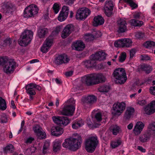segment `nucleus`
<instances>
[{"label": "nucleus", "mask_w": 155, "mask_h": 155, "mask_svg": "<svg viewBox=\"0 0 155 155\" xmlns=\"http://www.w3.org/2000/svg\"><path fill=\"white\" fill-rule=\"evenodd\" d=\"M68 16L66 14H64V13L60 12L58 17V20L60 21H63L66 19Z\"/></svg>", "instance_id": "nucleus-36"}, {"label": "nucleus", "mask_w": 155, "mask_h": 155, "mask_svg": "<svg viewBox=\"0 0 155 155\" xmlns=\"http://www.w3.org/2000/svg\"><path fill=\"white\" fill-rule=\"evenodd\" d=\"M130 23L131 25L135 27H140L143 24V21H139L135 19H131L130 21Z\"/></svg>", "instance_id": "nucleus-29"}, {"label": "nucleus", "mask_w": 155, "mask_h": 155, "mask_svg": "<svg viewBox=\"0 0 155 155\" xmlns=\"http://www.w3.org/2000/svg\"><path fill=\"white\" fill-rule=\"evenodd\" d=\"M34 140V138L32 137H29L26 139L25 143H31Z\"/></svg>", "instance_id": "nucleus-61"}, {"label": "nucleus", "mask_w": 155, "mask_h": 155, "mask_svg": "<svg viewBox=\"0 0 155 155\" xmlns=\"http://www.w3.org/2000/svg\"><path fill=\"white\" fill-rule=\"evenodd\" d=\"M16 67V62L14 60L8 59L3 66L4 72L7 74L12 73L15 70Z\"/></svg>", "instance_id": "nucleus-8"}, {"label": "nucleus", "mask_w": 155, "mask_h": 155, "mask_svg": "<svg viewBox=\"0 0 155 155\" xmlns=\"http://www.w3.org/2000/svg\"><path fill=\"white\" fill-rule=\"evenodd\" d=\"M8 58L7 57H0V65L3 67L8 60Z\"/></svg>", "instance_id": "nucleus-49"}, {"label": "nucleus", "mask_w": 155, "mask_h": 155, "mask_svg": "<svg viewBox=\"0 0 155 155\" xmlns=\"http://www.w3.org/2000/svg\"><path fill=\"white\" fill-rule=\"evenodd\" d=\"M2 7L3 10V12L8 13L12 12V10L14 8L12 5L9 2H5L3 3Z\"/></svg>", "instance_id": "nucleus-22"}, {"label": "nucleus", "mask_w": 155, "mask_h": 155, "mask_svg": "<svg viewBox=\"0 0 155 155\" xmlns=\"http://www.w3.org/2000/svg\"><path fill=\"white\" fill-rule=\"evenodd\" d=\"M135 36L137 38L141 39L144 37V33L141 32H137L135 33Z\"/></svg>", "instance_id": "nucleus-50"}, {"label": "nucleus", "mask_w": 155, "mask_h": 155, "mask_svg": "<svg viewBox=\"0 0 155 155\" xmlns=\"http://www.w3.org/2000/svg\"><path fill=\"white\" fill-rule=\"evenodd\" d=\"M64 131V129L61 127H52L51 130V134L57 137L61 135Z\"/></svg>", "instance_id": "nucleus-20"}, {"label": "nucleus", "mask_w": 155, "mask_h": 155, "mask_svg": "<svg viewBox=\"0 0 155 155\" xmlns=\"http://www.w3.org/2000/svg\"><path fill=\"white\" fill-rule=\"evenodd\" d=\"M26 93L29 95V100L31 101L33 100L34 98V96L36 94L34 86V83H31L26 86Z\"/></svg>", "instance_id": "nucleus-15"}, {"label": "nucleus", "mask_w": 155, "mask_h": 155, "mask_svg": "<svg viewBox=\"0 0 155 155\" xmlns=\"http://www.w3.org/2000/svg\"><path fill=\"white\" fill-rule=\"evenodd\" d=\"M84 125V121L83 120L81 119L75 120L72 126H82Z\"/></svg>", "instance_id": "nucleus-37"}, {"label": "nucleus", "mask_w": 155, "mask_h": 155, "mask_svg": "<svg viewBox=\"0 0 155 155\" xmlns=\"http://www.w3.org/2000/svg\"><path fill=\"white\" fill-rule=\"evenodd\" d=\"M122 141L120 140H117L112 141L110 146L113 148H115L121 144Z\"/></svg>", "instance_id": "nucleus-34"}, {"label": "nucleus", "mask_w": 155, "mask_h": 155, "mask_svg": "<svg viewBox=\"0 0 155 155\" xmlns=\"http://www.w3.org/2000/svg\"><path fill=\"white\" fill-rule=\"evenodd\" d=\"M33 130L37 135L39 134V133L43 130L40 127H34L33 128Z\"/></svg>", "instance_id": "nucleus-48"}, {"label": "nucleus", "mask_w": 155, "mask_h": 155, "mask_svg": "<svg viewBox=\"0 0 155 155\" xmlns=\"http://www.w3.org/2000/svg\"><path fill=\"white\" fill-rule=\"evenodd\" d=\"M114 45L116 47H122V39L115 41L114 43Z\"/></svg>", "instance_id": "nucleus-47"}, {"label": "nucleus", "mask_w": 155, "mask_h": 155, "mask_svg": "<svg viewBox=\"0 0 155 155\" xmlns=\"http://www.w3.org/2000/svg\"><path fill=\"white\" fill-rule=\"evenodd\" d=\"M134 112V109L133 107H129L127 108L123 120V125H126V120H129L133 116Z\"/></svg>", "instance_id": "nucleus-18"}, {"label": "nucleus", "mask_w": 155, "mask_h": 155, "mask_svg": "<svg viewBox=\"0 0 155 155\" xmlns=\"http://www.w3.org/2000/svg\"><path fill=\"white\" fill-rule=\"evenodd\" d=\"M125 107L126 104L124 102L114 103L113 107L112 115L114 116L120 115L125 109Z\"/></svg>", "instance_id": "nucleus-7"}, {"label": "nucleus", "mask_w": 155, "mask_h": 155, "mask_svg": "<svg viewBox=\"0 0 155 155\" xmlns=\"http://www.w3.org/2000/svg\"><path fill=\"white\" fill-rule=\"evenodd\" d=\"M112 131L114 135H116L118 133L121 132V130L119 127H114L112 129Z\"/></svg>", "instance_id": "nucleus-43"}, {"label": "nucleus", "mask_w": 155, "mask_h": 155, "mask_svg": "<svg viewBox=\"0 0 155 155\" xmlns=\"http://www.w3.org/2000/svg\"><path fill=\"white\" fill-rule=\"evenodd\" d=\"M136 52V50L135 48H133L130 51V58H132L135 55Z\"/></svg>", "instance_id": "nucleus-57"}, {"label": "nucleus", "mask_w": 155, "mask_h": 155, "mask_svg": "<svg viewBox=\"0 0 155 155\" xmlns=\"http://www.w3.org/2000/svg\"><path fill=\"white\" fill-rule=\"evenodd\" d=\"M142 14L139 12H136L134 15V17L136 19H140Z\"/></svg>", "instance_id": "nucleus-62"}, {"label": "nucleus", "mask_w": 155, "mask_h": 155, "mask_svg": "<svg viewBox=\"0 0 155 155\" xmlns=\"http://www.w3.org/2000/svg\"><path fill=\"white\" fill-rule=\"evenodd\" d=\"M85 47V45L81 41L74 42L72 45V48L76 51L82 50Z\"/></svg>", "instance_id": "nucleus-23"}, {"label": "nucleus", "mask_w": 155, "mask_h": 155, "mask_svg": "<svg viewBox=\"0 0 155 155\" xmlns=\"http://www.w3.org/2000/svg\"><path fill=\"white\" fill-rule=\"evenodd\" d=\"M144 46L147 48L152 47H155V43L153 41H147L144 43Z\"/></svg>", "instance_id": "nucleus-39"}, {"label": "nucleus", "mask_w": 155, "mask_h": 155, "mask_svg": "<svg viewBox=\"0 0 155 155\" xmlns=\"http://www.w3.org/2000/svg\"><path fill=\"white\" fill-rule=\"evenodd\" d=\"M126 57V54L125 52H123L121 53L119 57L118 60L120 62H123L125 60Z\"/></svg>", "instance_id": "nucleus-40"}, {"label": "nucleus", "mask_w": 155, "mask_h": 155, "mask_svg": "<svg viewBox=\"0 0 155 155\" xmlns=\"http://www.w3.org/2000/svg\"><path fill=\"white\" fill-rule=\"evenodd\" d=\"M99 143L97 136H91L86 139L84 144L87 152L92 153L95 150Z\"/></svg>", "instance_id": "nucleus-3"}, {"label": "nucleus", "mask_w": 155, "mask_h": 155, "mask_svg": "<svg viewBox=\"0 0 155 155\" xmlns=\"http://www.w3.org/2000/svg\"><path fill=\"white\" fill-rule=\"evenodd\" d=\"M61 27L57 26L55 29L52 32V35H57L60 32L61 30Z\"/></svg>", "instance_id": "nucleus-54"}, {"label": "nucleus", "mask_w": 155, "mask_h": 155, "mask_svg": "<svg viewBox=\"0 0 155 155\" xmlns=\"http://www.w3.org/2000/svg\"><path fill=\"white\" fill-rule=\"evenodd\" d=\"M14 147L12 144H9L7 146L3 149L4 152L6 153L8 151L12 152L14 150Z\"/></svg>", "instance_id": "nucleus-38"}, {"label": "nucleus", "mask_w": 155, "mask_h": 155, "mask_svg": "<svg viewBox=\"0 0 155 155\" xmlns=\"http://www.w3.org/2000/svg\"><path fill=\"white\" fill-rule=\"evenodd\" d=\"M117 31L119 33H123L127 30V23L124 19H120L117 21Z\"/></svg>", "instance_id": "nucleus-13"}, {"label": "nucleus", "mask_w": 155, "mask_h": 155, "mask_svg": "<svg viewBox=\"0 0 155 155\" xmlns=\"http://www.w3.org/2000/svg\"><path fill=\"white\" fill-rule=\"evenodd\" d=\"M114 6V4L112 1L108 0L106 1L104 7V11L107 16L109 17L111 15Z\"/></svg>", "instance_id": "nucleus-14"}, {"label": "nucleus", "mask_w": 155, "mask_h": 155, "mask_svg": "<svg viewBox=\"0 0 155 155\" xmlns=\"http://www.w3.org/2000/svg\"><path fill=\"white\" fill-rule=\"evenodd\" d=\"M49 48L46 46V45L44 44L41 47V50L43 53H45L48 51Z\"/></svg>", "instance_id": "nucleus-55"}, {"label": "nucleus", "mask_w": 155, "mask_h": 155, "mask_svg": "<svg viewBox=\"0 0 155 155\" xmlns=\"http://www.w3.org/2000/svg\"><path fill=\"white\" fill-rule=\"evenodd\" d=\"M151 135H155V127H149L145 133L140 137V140L141 142H146L149 141Z\"/></svg>", "instance_id": "nucleus-10"}, {"label": "nucleus", "mask_w": 155, "mask_h": 155, "mask_svg": "<svg viewBox=\"0 0 155 155\" xmlns=\"http://www.w3.org/2000/svg\"><path fill=\"white\" fill-rule=\"evenodd\" d=\"M69 105L65 106L61 111L62 115L70 116L72 115L75 110V107L74 104L75 101L73 98H71L68 101Z\"/></svg>", "instance_id": "nucleus-6"}, {"label": "nucleus", "mask_w": 155, "mask_h": 155, "mask_svg": "<svg viewBox=\"0 0 155 155\" xmlns=\"http://www.w3.org/2000/svg\"><path fill=\"white\" fill-rule=\"evenodd\" d=\"M52 119L54 122L57 124L66 126L70 122V120L67 117L54 116Z\"/></svg>", "instance_id": "nucleus-11"}, {"label": "nucleus", "mask_w": 155, "mask_h": 155, "mask_svg": "<svg viewBox=\"0 0 155 155\" xmlns=\"http://www.w3.org/2000/svg\"><path fill=\"white\" fill-rule=\"evenodd\" d=\"M85 36V38L87 41H92L95 38L93 35L89 34H86Z\"/></svg>", "instance_id": "nucleus-44"}, {"label": "nucleus", "mask_w": 155, "mask_h": 155, "mask_svg": "<svg viewBox=\"0 0 155 155\" xmlns=\"http://www.w3.org/2000/svg\"><path fill=\"white\" fill-rule=\"evenodd\" d=\"M93 35L96 38H98L102 35V34L100 31H94Z\"/></svg>", "instance_id": "nucleus-58"}, {"label": "nucleus", "mask_w": 155, "mask_h": 155, "mask_svg": "<svg viewBox=\"0 0 155 155\" xmlns=\"http://www.w3.org/2000/svg\"><path fill=\"white\" fill-rule=\"evenodd\" d=\"M33 33L31 30H26L22 34L18 40L19 44L26 46L29 44L33 38Z\"/></svg>", "instance_id": "nucleus-5"}, {"label": "nucleus", "mask_w": 155, "mask_h": 155, "mask_svg": "<svg viewBox=\"0 0 155 155\" xmlns=\"http://www.w3.org/2000/svg\"><path fill=\"white\" fill-rule=\"evenodd\" d=\"M141 59L142 60L147 61L150 60L149 56L146 54H143L141 56Z\"/></svg>", "instance_id": "nucleus-56"}, {"label": "nucleus", "mask_w": 155, "mask_h": 155, "mask_svg": "<svg viewBox=\"0 0 155 155\" xmlns=\"http://www.w3.org/2000/svg\"><path fill=\"white\" fill-rule=\"evenodd\" d=\"M110 87L108 84H104L98 88L99 91L103 93H107L110 90Z\"/></svg>", "instance_id": "nucleus-28"}, {"label": "nucleus", "mask_w": 155, "mask_h": 155, "mask_svg": "<svg viewBox=\"0 0 155 155\" xmlns=\"http://www.w3.org/2000/svg\"><path fill=\"white\" fill-rule=\"evenodd\" d=\"M140 69L145 71L146 73L149 74L152 71L151 67L147 64H143L141 65L140 67Z\"/></svg>", "instance_id": "nucleus-30"}, {"label": "nucleus", "mask_w": 155, "mask_h": 155, "mask_svg": "<svg viewBox=\"0 0 155 155\" xmlns=\"http://www.w3.org/2000/svg\"><path fill=\"white\" fill-rule=\"evenodd\" d=\"M40 139H44L46 138V134L45 132L43 130L37 135Z\"/></svg>", "instance_id": "nucleus-53"}, {"label": "nucleus", "mask_w": 155, "mask_h": 155, "mask_svg": "<svg viewBox=\"0 0 155 155\" xmlns=\"http://www.w3.org/2000/svg\"><path fill=\"white\" fill-rule=\"evenodd\" d=\"M106 78L101 73H93L87 74L81 78V81L88 86L97 84L105 82Z\"/></svg>", "instance_id": "nucleus-1"}, {"label": "nucleus", "mask_w": 155, "mask_h": 155, "mask_svg": "<svg viewBox=\"0 0 155 155\" xmlns=\"http://www.w3.org/2000/svg\"><path fill=\"white\" fill-rule=\"evenodd\" d=\"M12 41L10 38H6L4 41V43L6 45H10L12 42Z\"/></svg>", "instance_id": "nucleus-63"}, {"label": "nucleus", "mask_w": 155, "mask_h": 155, "mask_svg": "<svg viewBox=\"0 0 155 155\" xmlns=\"http://www.w3.org/2000/svg\"><path fill=\"white\" fill-rule=\"evenodd\" d=\"M74 30V26L72 25H68L64 28L63 30L61 37L64 38H66Z\"/></svg>", "instance_id": "nucleus-16"}, {"label": "nucleus", "mask_w": 155, "mask_h": 155, "mask_svg": "<svg viewBox=\"0 0 155 155\" xmlns=\"http://www.w3.org/2000/svg\"><path fill=\"white\" fill-rule=\"evenodd\" d=\"M149 92L151 94L155 96V86L150 87L149 89Z\"/></svg>", "instance_id": "nucleus-59"}, {"label": "nucleus", "mask_w": 155, "mask_h": 155, "mask_svg": "<svg viewBox=\"0 0 155 155\" xmlns=\"http://www.w3.org/2000/svg\"><path fill=\"white\" fill-rule=\"evenodd\" d=\"M143 127H134L133 132L135 135L140 134L142 131Z\"/></svg>", "instance_id": "nucleus-35"}, {"label": "nucleus", "mask_w": 155, "mask_h": 155, "mask_svg": "<svg viewBox=\"0 0 155 155\" xmlns=\"http://www.w3.org/2000/svg\"><path fill=\"white\" fill-rule=\"evenodd\" d=\"M64 1L67 4L71 5L73 4L75 0H64Z\"/></svg>", "instance_id": "nucleus-64"}, {"label": "nucleus", "mask_w": 155, "mask_h": 155, "mask_svg": "<svg viewBox=\"0 0 155 155\" xmlns=\"http://www.w3.org/2000/svg\"><path fill=\"white\" fill-rule=\"evenodd\" d=\"M52 40L48 38H47L45 41L44 44L46 45V46L50 48L52 45Z\"/></svg>", "instance_id": "nucleus-51"}, {"label": "nucleus", "mask_w": 155, "mask_h": 155, "mask_svg": "<svg viewBox=\"0 0 155 155\" xmlns=\"http://www.w3.org/2000/svg\"><path fill=\"white\" fill-rule=\"evenodd\" d=\"M85 67L87 68L91 67L93 65V63L91 60H87L83 62Z\"/></svg>", "instance_id": "nucleus-42"}, {"label": "nucleus", "mask_w": 155, "mask_h": 155, "mask_svg": "<svg viewBox=\"0 0 155 155\" xmlns=\"http://www.w3.org/2000/svg\"><path fill=\"white\" fill-rule=\"evenodd\" d=\"M50 143L49 141H45L44 142L43 147L42 153L45 155L50 152Z\"/></svg>", "instance_id": "nucleus-26"}, {"label": "nucleus", "mask_w": 155, "mask_h": 155, "mask_svg": "<svg viewBox=\"0 0 155 155\" xmlns=\"http://www.w3.org/2000/svg\"><path fill=\"white\" fill-rule=\"evenodd\" d=\"M38 10V9L36 5L31 4L25 8L24 16L25 18L32 17L36 15Z\"/></svg>", "instance_id": "nucleus-9"}, {"label": "nucleus", "mask_w": 155, "mask_h": 155, "mask_svg": "<svg viewBox=\"0 0 155 155\" xmlns=\"http://www.w3.org/2000/svg\"><path fill=\"white\" fill-rule=\"evenodd\" d=\"M105 53L103 51H99L92 54L91 56V59L93 61H101L106 58Z\"/></svg>", "instance_id": "nucleus-17"}, {"label": "nucleus", "mask_w": 155, "mask_h": 155, "mask_svg": "<svg viewBox=\"0 0 155 155\" xmlns=\"http://www.w3.org/2000/svg\"><path fill=\"white\" fill-rule=\"evenodd\" d=\"M69 9L68 7L66 6H63L62 11L61 12L64 13V14H66L68 16L69 12Z\"/></svg>", "instance_id": "nucleus-52"}, {"label": "nucleus", "mask_w": 155, "mask_h": 155, "mask_svg": "<svg viewBox=\"0 0 155 155\" xmlns=\"http://www.w3.org/2000/svg\"><path fill=\"white\" fill-rule=\"evenodd\" d=\"M86 102L89 104H93L96 101V98L93 95H90L85 98Z\"/></svg>", "instance_id": "nucleus-32"}, {"label": "nucleus", "mask_w": 155, "mask_h": 155, "mask_svg": "<svg viewBox=\"0 0 155 155\" xmlns=\"http://www.w3.org/2000/svg\"><path fill=\"white\" fill-rule=\"evenodd\" d=\"M53 8L55 13L56 14L58 13L60 9L59 4L56 3H54L53 7Z\"/></svg>", "instance_id": "nucleus-45"}, {"label": "nucleus", "mask_w": 155, "mask_h": 155, "mask_svg": "<svg viewBox=\"0 0 155 155\" xmlns=\"http://www.w3.org/2000/svg\"><path fill=\"white\" fill-rule=\"evenodd\" d=\"M81 137L77 134L74 133L72 137L65 140L62 145L64 147H68L72 151H75L81 146Z\"/></svg>", "instance_id": "nucleus-2"}, {"label": "nucleus", "mask_w": 155, "mask_h": 155, "mask_svg": "<svg viewBox=\"0 0 155 155\" xmlns=\"http://www.w3.org/2000/svg\"><path fill=\"white\" fill-rule=\"evenodd\" d=\"M69 61V59L66 55H61L56 58L55 62L57 64L59 65L63 63H66Z\"/></svg>", "instance_id": "nucleus-21"}, {"label": "nucleus", "mask_w": 155, "mask_h": 155, "mask_svg": "<svg viewBox=\"0 0 155 155\" xmlns=\"http://www.w3.org/2000/svg\"><path fill=\"white\" fill-rule=\"evenodd\" d=\"M61 147V144L58 141L55 140L53 142V150L54 152L60 150Z\"/></svg>", "instance_id": "nucleus-31"}, {"label": "nucleus", "mask_w": 155, "mask_h": 155, "mask_svg": "<svg viewBox=\"0 0 155 155\" xmlns=\"http://www.w3.org/2000/svg\"><path fill=\"white\" fill-rule=\"evenodd\" d=\"M95 118L97 122L101 121L102 120L101 113L100 112L96 113L95 115Z\"/></svg>", "instance_id": "nucleus-46"}, {"label": "nucleus", "mask_w": 155, "mask_h": 155, "mask_svg": "<svg viewBox=\"0 0 155 155\" xmlns=\"http://www.w3.org/2000/svg\"><path fill=\"white\" fill-rule=\"evenodd\" d=\"M144 110L146 114L151 115L155 112V100L152 101L145 108Z\"/></svg>", "instance_id": "nucleus-19"}, {"label": "nucleus", "mask_w": 155, "mask_h": 155, "mask_svg": "<svg viewBox=\"0 0 155 155\" xmlns=\"http://www.w3.org/2000/svg\"><path fill=\"white\" fill-rule=\"evenodd\" d=\"M125 2L128 3L130 6L132 8H134L137 6V5L133 1V0H124Z\"/></svg>", "instance_id": "nucleus-41"}, {"label": "nucleus", "mask_w": 155, "mask_h": 155, "mask_svg": "<svg viewBox=\"0 0 155 155\" xmlns=\"http://www.w3.org/2000/svg\"><path fill=\"white\" fill-rule=\"evenodd\" d=\"M146 103V101L144 100H142L138 101L137 104L141 106L145 105Z\"/></svg>", "instance_id": "nucleus-60"}, {"label": "nucleus", "mask_w": 155, "mask_h": 155, "mask_svg": "<svg viewBox=\"0 0 155 155\" xmlns=\"http://www.w3.org/2000/svg\"><path fill=\"white\" fill-rule=\"evenodd\" d=\"M48 32L47 28L40 27L38 29L37 35L39 38H43Z\"/></svg>", "instance_id": "nucleus-25"}, {"label": "nucleus", "mask_w": 155, "mask_h": 155, "mask_svg": "<svg viewBox=\"0 0 155 155\" xmlns=\"http://www.w3.org/2000/svg\"><path fill=\"white\" fill-rule=\"evenodd\" d=\"M122 47H129L131 46L132 41L129 38H122Z\"/></svg>", "instance_id": "nucleus-27"}, {"label": "nucleus", "mask_w": 155, "mask_h": 155, "mask_svg": "<svg viewBox=\"0 0 155 155\" xmlns=\"http://www.w3.org/2000/svg\"><path fill=\"white\" fill-rule=\"evenodd\" d=\"M113 75L114 81L117 84H123L127 80L125 71L123 68L116 69L113 73Z\"/></svg>", "instance_id": "nucleus-4"}, {"label": "nucleus", "mask_w": 155, "mask_h": 155, "mask_svg": "<svg viewBox=\"0 0 155 155\" xmlns=\"http://www.w3.org/2000/svg\"><path fill=\"white\" fill-rule=\"evenodd\" d=\"M104 22V19L101 16L98 15L95 16L94 18L93 25L94 26H97L102 25Z\"/></svg>", "instance_id": "nucleus-24"}, {"label": "nucleus", "mask_w": 155, "mask_h": 155, "mask_svg": "<svg viewBox=\"0 0 155 155\" xmlns=\"http://www.w3.org/2000/svg\"><path fill=\"white\" fill-rule=\"evenodd\" d=\"M90 11L87 8H81L77 11L76 18L80 20L85 19L90 14Z\"/></svg>", "instance_id": "nucleus-12"}, {"label": "nucleus", "mask_w": 155, "mask_h": 155, "mask_svg": "<svg viewBox=\"0 0 155 155\" xmlns=\"http://www.w3.org/2000/svg\"><path fill=\"white\" fill-rule=\"evenodd\" d=\"M7 108L6 103L5 100L0 97V110H5Z\"/></svg>", "instance_id": "nucleus-33"}]
</instances>
